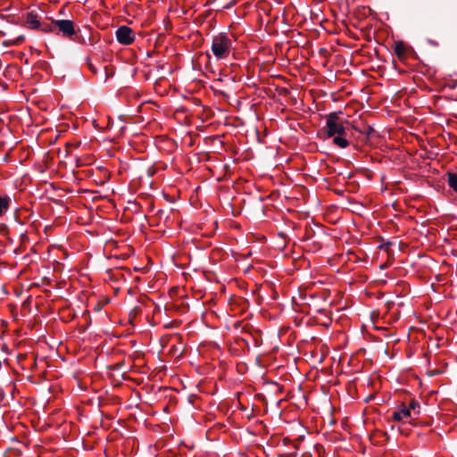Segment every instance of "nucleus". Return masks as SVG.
Wrapping results in <instances>:
<instances>
[{"instance_id": "obj_1", "label": "nucleus", "mask_w": 457, "mask_h": 457, "mask_svg": "<svg viewBox=\"0 0 457 457\" xmlns=\"http://www.w3.org/2000/svg\"><path fill=\"white\" fill-rule=\"evenodd\" d=\"M342 112H330L326 117L325 133L328 137H334L333 142L340 148H345L349 145V141L343 137L345 134V123H348L341 117Z\"/></svg>"}, {"instance_id": "obj_2", "label": "nucleus", "mask_w": 457, "mask_h": 457, "mask_svg": "<svg viewBox=\"0 0 457 457\" xmlns=\"http://www.w3.org/2000/svg\"><path fill=\"white\" fill-rule=\"evenodd\" d=\"M421 412L420 403L412 399L408 403H402L392 413V420L402 423L416 424V420Z\"/></svg>"}, {"instance_id": "obj_3", "label": "nucleus", "mask_w": 457, "mask_h": 457, "mask_svg": "<svg viewBox=\"0 0 457 457\" xmlns=\"http://www.w3.org/2000/svg\"><path fill=\"white\" fill-rule=\"evenodd\" d=\"M211 51L217 61L225 60L232 51V40L226 33H219L212 37Z\"/></svg>"}, {"instance_id": "obj_4", "label": "nucleus", "mask_w": 457, "mask_h": 457, "mask_svg": "<svg viewBox=\"0 0 457 457\" xmlns=\"http://www.w3.org/2000/svg\"><path fill=\"white\" fill-rule=\"evenodd\" d=\"M54 27L63 37L71 38L76 34L75 24L70 20H55L53 21Z\"/></svg>"}, {"instance_id": "obj_5", "label": "nucleus", "mask_w": 457, "mask_h": 457, "mask_svg": "<svg viewBox=\"0 0 457 457\" xmlns=\"http://www.w3.org/2000/svg\"><path fill=\"white\" fill-rule=\"evenodd\" d=\"M116 38L120 44L128 46L134 42L135 33L129 27L121 26L116 30Z\"/></svg>"}, {"instance_id": "obj_6", "label": "nucleus", "mask_w": 457, "mask_h": 457, "mask_svg": "<svg viewBox=\"0 0 457 457\" xmlns=\"http://www.w3.org/2000/svg\"><path fill=\"white\" fill-rule=\"evenodd\" d=\"M26 24L31 29L41 28V21L37 13L34 12H28L26 15Z\"/></svg>"}, {"instance_id": "obj_7", "label": "nucleus", "mask_w": 457, "mask_h": 457, "mask_svg": "<svg viewBox=\"0 0 457 457\" xmlns=\"http://www.w3.org/2000/svg\"><path fill=\"white\" fill-rule=\"evenodd\" d=\"M11 198L7 195H0V218L3 217L9 210Z\"/></svg>"}, {"instance_id": "obj_8", "label": "nucleus", "mask_w": 457, "mask_h": 457, "mask_svg": "<svg viewBox=\"0 0 457 457\" xmlns=\"http://www.w3.org/2000/svg\"><path fill=\"white\" fill-rule=\"evenodd\" d=\"M394 51L398 58L402 59L406 55V46L403 42L398 41L395 43Z\"/></svg>"}, {"instance_id": "obj_9", "label": "nucleus", "mask_w": 457, "mask_h": 457, "mask_svg": "<svg viewBox=\"0 0 457 457\" xmlns=\"http://www.w3.org/2000/svg\"><path fill=\"white\" fill-rule=\"evenodd\" d=\"M447 182H448L449 187L453 190L457 192V174L453 173V172H449L447 174Z\"/></svg>"}, {"instance_id": "obj_10", "label": "nucleus", "mask_w": 457, "mask_h": 457, "mask_svg": "<svg viewBox=\"0 0 457 457\" xmlns=\"http://www.w3.org/2000/svg\"><path fill=\"white\" fill-rule=\"evenodd\" d=\"M38 30H41L45 33L54 32V26L49 23L41 22V28H39Z\"/></svg>"}, {"instance_id": "obj_11", "label": "nucleus", "mask_w": 457, "mask_h": 457, "mask_svg": "<svg viewBox=\"0 0 457 457\" xmlns=\"http://www.w3.org/2000/svg\"><path fill=\"white\" fill-rule=\"evenodd\" d=\"M23 40H24V36L21 35V36L18 37L15 40H13L11 44L16 45V44H19L20 42H22Z\"/></svg>"}, {"instance_id": "obj_12", "label": "nucleus", "mask_w": 457, "mask_h": 457, "mask_svg": "<svg viewBox=\"0 0 457 457\" xmlns=\"http://www.w3.org/2000/svg\"><path fill=\"white\" fill-rule=\"evenodd\" d=\"M87 65H88V68L89 70L93 72V73H96L97 70L96 69V67L94 66V64L92 62H90L89 61L87 62Z\"/></svg>"}]
</instances>
